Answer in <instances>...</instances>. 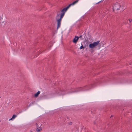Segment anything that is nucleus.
Returning a JSON list of instances; mask_svg holds the SVG:
<instances>
[{
    "label": "nucleus",
    "mask_w": 132,
    "mask_h": 132,
    "mask_svg": "<svg viewBox=\"0 0 132 132\" xmlns=\"http://www.w3.org/2000/svg\"><path fill=\"white\" fill-rule=\"evenodd\" d=\"M67 9L66 7L63 9L61 11V12L62 13L60 14H59V12L57 11V14L55 17V20L57 22V29H58L60 27L61 24V20L62 18L64 16L65 12H66Z\"/></svg>",
    "instance_id": "f257e3e1"
},
{
    "label": "nucleus",
    "mask_w": 132,
    "mask_h": 132,
    "mask_svg": "<svg viewBox=\"0 0 132 132\" xmlns=\"http://www.w3.org/2000/svg\"><path fill=\"white\" fill-rule=\"evenodd\" d=\"M121 8V5L119 4L118 3H116L113 7V11L115 13H117V11Z\"/></svg>",
    "instance_id": "f03ea898"
},
{
    "label": "nucleus",
    "mask_w": 132,
    "mask_h": 132,
    "mask_svg": "<svg viewBox=\"0 0 132 132\" xmlns=\"http://www.w3.org/2000/svg\"><path fill=\"white\" fill-rule=\"evenodd\" d=\"M100 42L99 41L94 42L93 43H91L89 44V47L91 49H93L95 48L96 47L98 46Z\"/></svg>",
    "instance_id": "7ed1b4c3"
},
{
    "label": "nucleus",
    "mask_w": 132,
    "mask_h": 132,
    "mask_svg": "<svg viewBox=\"0 0 132 132\" xmlns=\"http://www.w3.org/2000/svg\"><path fill=\"white\" fill-rule=\"evenodd\" d=\"M36 130L37 132H39L42 129V128L40 126L39 127L38 125L36 123Z\"/></svg>",
    "instance_id": "20e7f679"
},
{
    "label": "nucleus",
    "mask_w": 132,
    "mask_h": 132,
    "mask_svg": "<svg viewBox=\"0 0 132 132\" xmlns=\"http://www.w3.org/2000/svg\"><path fill=\"white\" fill-rule=\"evenodd\" d=\"M79 38V37H78L77 36H76L73 39V42L75 43H76L77 42Z\"/></svg>",
    "instance_id": "39448f33"
},
{
    "label": "nucleus",
    "mask_w": 132,
    "mask_h": 132,
    "mask_svg": "<svg viewBox=\"0 0 132 132\" xmlns=\"http://www.w3.org/2000/svg\"><path fill=\"white\" fill-rule=\"evenodd\" d=\"M40 91H38L37 93H36L35 95V97H37L38 96V95L40 94Z\"/></svg>",
    "instance_id": "423d86ee"
},
{
    "label": "nucleus",
    "mask_w": 132,
    "mask_h": 132,
    "mask_svg": "<svg viewBox=\"0 0 132 132\" xmlns=\"http://www.w3.org/2000/svg\"><path fill=\"white\" fill-rule=\"evenodd\" d=\"M78 1H79L78 0H77L75 1L74 2L72 3V5H73L77 3L78 2Z\"/></svg>",
    "instance_id": "0eeeda50"
},
{
    "label": "nucleus",
    "mask_w": 132,
    "mask_h": 132,
    "mask_svg": "<svg viewBox=\"0 0 132 132\" xmlns=\"http://www.w3.org/2000/svg\"><path fill=\"white\" fill-rule=\"evenodd\" d=\"M16 116H12V118L9 119V120H13L16 117Z\"/></svg>",
    "instance_id": "6e6552de"
},
{
    "label": "nucleus",
    "mask_w": 132,
    "mask_h": 132,
    "mask_svg": "<svg viewBox=\"0 0 132 132\" xmlns=\"http://www.w3.org/2000/svg\"><path fill=\"white\" fill-rule=\"evenodd\" d=\"M73 5L72 4H69L67 6L66 8L67 9H68L71 6Z\"/></svg>",
    "instance_id": "1a4fd4ad"
},
{
    "label": "nucleus",
    "mask_w": 132,
    "mask_h": 132,
    "mask_svg": "<svg viewBox=\"0 0 132 132\" xmlns=\"http://www.w3.org/2000/svg\"><path fill=\"white\" fill-rule=\"evenodd\" d=\"M84 48L85 47L83 45H81L80 47V49H81L82 48Z\"/></svg>",
    "instance_id": "9d476101"
},
{
    "label": "nucleus",
    "mask_w": 132,
    "mask_h": 132,
    "mask_svg": "<svg viewBox=\"0 0 132 132\" xmlns=\"http://www.w3.org/2000/svg\"><path fill=\"white\" fill-rule=\"evenodd\" d=\"M129 21L130 22H131L132 21V19H129Z\"/></svg>",
    "instance_id": "9b49d317"
},
{
    "label": "nucleus",
    "mask_w": 132,
    "mask_h": 132,
    "mask_svg": "<svg viewBox=\"0 0 132 132\" xmlns=\"http://www.w3.org/2000/svg\"><path fill=\"white\" fill-rule=\"evenodd\" d=\"M68 124H69V125H71L72 124V122H71L69 123H68Z\"/></svg>",
    "instance_id": "f8f14e48"
},
{
    "label": "nucleus",
    "mask_w": 132,
    "mask_h": 132,
    "mask_svg": "<svg viewBox=\"0 0 132 132\" xmlns=\"http://www.w3.org/2000/svg\"><path fill=\"white\" fill-rule=\"evenodd\" d=\"M96 121H94V125H96Z\"/></svg>",
    "instance_id": "ddd939ff"
},
{
    "label": "nucleus",
    "mask_w": 132,
    "mask_h": 132,
    "mask_svg": "<svg viewBox=\"0 0 132 132\" xmlns=\"http://www.w3.org/2000/svg\"><path fill=\"white\" fill-rule=\"evenodd\" d=\"M82 37V36L81 35L79 37H79V38L81 37Z\"/></svg>",
    "instance_id": "4468645a"
},
{
    "label": "nucleus",
    "mask_w": 132,
    "mask_h": 132,
    "mask_svg": "<svg viewBox=\"0 0 132 132\" xmlns=\"http://www.w3.org/2000/svg\"><path fill=\"white\" fill-rule=\"evenodd\" d=\"M124 10V9H122V10H122V11H123Z\"/></svg>",
    "instance_id": "2eb2a0df"
},
{
    "label": "nucleus",
    "mask_w": 132,
    "mask_h": 132,
    "mask_svg": "<svg viewBox=\"0 0 132 132\" xmlns=\"http://www.w3.org/2000/svg\"><path fill=\"white\" fill-rule=\"evenodd\" d=\"M13 116H16V115H14V114H13Z\"/></svg>",
    "instance_id": "dca6fc26"
},
{
    "label": "nucleus",
    "mask_w": 132,
    "mask_h": 132,
    "mask_svg": "<svg viewBox=\"0 0 132 132\" xmlns=\"http://www.w3.org/2000/svg\"><path fill=\"white\" fill-rule=\"evenodd\" d=\"M99 2H98L97 3V4H98V3H99Z\"/></svg>",
    "instance_id": "f3484780"
}]
</instances>
